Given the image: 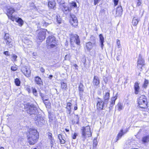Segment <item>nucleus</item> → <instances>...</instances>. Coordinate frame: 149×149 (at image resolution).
<instances>
[{
    "mask_svg": "<svg viewBox=\"0 0 149 149\" xmlns=\"http://www.w3.org/2000/svg\"><path fill=\"white\" fill-rule=\"evenodd\" d=\"M104 103V102L101 99H100V100L98 101L97 105V109L99 110H102L103 107Z\"/></svg>",
    "mask_w": 149,
    "mask_h": 149,
    "instance_id": "nucleus-15",
    "label": "nucleus"
},
{
    "mask_svg": "<svg viewBox=\"0 0 149 149\" xmlns=\"http://www.w3.org/2000/svg\"><path fill=\"white\" fill-rule=\"evenodd\" d=\"M73 66H74V67H75V68H77V67H78V66L77 65H76V64L74 65H73Z\"/></svg>",
    "mask_w": 149,
    "mask_h": 149,
    "instance_id": "nucleus-60",
    "label": "nucleus"
},
{
    "mask_svg": "<svg viewBox=\"0 0 149 149\" xmlns=\"http://www.w3.org/2000/svg\"><path fill=\"white\" fill-rule=\"evenodd\" d=\"M52 77H53V76L52 75H50L49 76V78L50 79H51L52 78Z\"/></svg>",
    "mask_w": 149,
    "mask_h": 149,
    "instance_id": "nucleus-59",
    "label": "nucleus"
},
{
    "mask_svg": "<svg viewBox=\"0 0 149 149\" xmlns=\"http://www.w3.org/2000/svg\"><path fill=\"white\" fill-rule=\"evenodd\" d=\"M61 88L63 91L66 90L67 87V84L64 82H61Z\"/></svg>",
    "mask_w": 149,
    "mask_h": 149,
    "instance_id": "nucleus-29",
    "label": "nucleus"
},
{
    "mask_svg": "<svg viewBox=\"0 0 149 149\" xmlns=\"http://www.w3.org/2000/svg\"><path fill=\"white\" fill-rule=\"evenodd\" d=\"M81 138L82 140L84 141L87 137H91L92 136V132H91V128L89 126L83 127L81 130Z\"/></svg>",
    "mask_w": 149,
    "mask_h": 149,
    "instance_id": "nucleus-2",
    "label": "nucleus"
},
{
    "mask_svg": "<svg viewBox=\"0 0 149 149\" xmlns=\"http://www.w3.org/2000/svg\"><path fill=\"white\" fill-rule=\"evenodd\" d=\"M15 83L17 86H19L20 84V82L19 79L17 78L15 80Z\"/></svg>",
    "mask_w": 149,
    "mask_h": 149,
    "instance_id": "nucleus-37",
    "label": "nucleus"
},
{
    "mask_svg": "<svg viewBox=\"0 0 149 149\" xmlns=\"http://www.w3.org/2000/svg\"><path fill=\"white\" fill-rule=\"evenodd\" d=\"M37 118H36V120H37L39 123H43L44 120V118L42 117L41 116L39 115L36 116Z\"/></svg>",
    "mask_w": 149,
    "mask_h": 149,
    "instance_id": "nucleus-25",
    "label": "nucleus"
},
{
    "mask_svg": "<svg viewBox=\"0 0 149 149\" xmlns=\"http://www.w3.org/2000/svg\"><path fill=\"white\" fill-rule=\"evenodd\" d=\"M138 102L140 108H145L147 107V99L145 95H141L138 100Z\"/></svg>",
    "mask_w": 149,
    "mask_h": 149,
    "instance_id": "nucleus-3",
    "label": "nucleus"
},
{
    "mask_svg": "<svg viewBox=\"0 0 149 149\" xmlns=\"http://www.w3.org/2000/svg\"><path fill=\"white\" fill-rule=\"evenodd\" d=\"M39 134L37 130L31 129L30 130L29 134L27 136L28 143L30 145H33L38 141L39 138Z\"/></svg>",
    "mask_w": 149,
    "mask_h": 149,
    "instance_id": "nucleus-1",
    "label": "nucleus"
},
{
    "mask_svg": "<svg viewBox=\"0 0 149 149\" xmlns=\"http://www.w3.org/2000/svg\"><path fill=\"white\" fill-rule=\"evenodd\" d=\"M60 141V143L61 144H64L65 142V141L64 140H62L61 139Z\"/></svg>",
    "mask_w": 149,
    "mask_h": 149,
    "instance_id": "nucleus-53",
    "label": "nucleus"
},
{
    "mask_svg": "<svg viewBox=\"0 0 149 149\" xmlns=\"http://www.w3.org/2000/svg\"><path fill=\"white\" fill-rule=\"evenodd\" d=\"M21 71L26 77H28L30 76L31 72L29 69L23 67L22 68Z\"/></svg>",
    "mask_w": 149,
    "mask_h": 149,
    "instance_id": "nucleus-11",
    "label": "nucleus"
},
{
    "mask_svg": "<svg viewBox=\"0 0 149 149\" xmlns=\"http://www.w3.org/2000/svg\"><path fill=\"white\" fill-rule=\"evenodd\" d=\"M32 55L34 56H36L37 55V54L35 53H33L32 54Z\"/></svg>",
    "mask_w": 149,
    "mask_h": 149,
    "instance_id": "nucleus-57",
    "label": "nucleus"
},
{
    "mask_svg": "<svg viewBox=\"0 0 149 149\" xmlns=\"http://www.w3.org/2000/svg\"><path fill=\"white\" fill-rule=\"evenodd\" d=\"M12 58L13 60L14 61H16V58H17V56L14 54H13L12 55Z\"/></svg>",
    "mask_w": 149,
    "mask_h": 149,
    "instance_id": "nucleus-43",
    "label": "nucleus"
},
{
    "mask_svg": "<svg viewBox=\"0 0 149 149\" xmlns=\"http://www.w3.org/2000/svg\"><path fill=\"white\" fill-rule=\"evenodd\" d=\"M79 117L78 115H75L74 116V119L72 120V121L74 123L78 124L79 121Z\"/></svg>",
    "mask_w": 149,
    "mask_h": 149,
    "instance_id": "nucleus-24",
    "label": "nucleus"
},
{
    "mask_svg": "<svg viewBox=\"0 0 149 149\" xmlns=\"http://www.w3.org/2000/svg\"><path fill=\"white\" fill-rule=\"evenodd\" d=\"M62 10L65 14H67L71 10V8H69L66 4L63 3L60 5Z\"/></svg>",
    "mask_w": 149,
    "mask_h": 149,
    "instance_id": "nucleus-10",
    "label": "nucleus"
},
{
    "mask_svg": "<svg viewBox=\"0 0 149 149\" xmlns=\"http://www.w3.org/2000/svg\"><path fill=\"white\" fill-rule=\"evenodd\" d=\"M109 97V92H107L106 93L105 95L104 98V100L106 102H107L106 101H108Z\"/></svg>",
    "mask_w": 149,
    "mask_h": 149,
    "instance_id": "nucleus-32",
    "label": "nucleus"
},
{
    "mask_svg": "<svg viewBox=\"0 0 149 149\" xmlns=\"http://www.w3.org/2000/svg\"><path fill=\"white\" fill-rule=\"evenodd\" d=\"M56 19L58 23L60 24L61 23V20L60 18H58V17H57Z\"/></svg>",
    "mask_w": 149,
    "mask_h": 149,
    "instance_id": "nucleus-50",
    "label": "nucleus"
},
{
    "mask_svg": "<svg viewBox=\"0 0 149 149\" xmlns=\"http://www.w3.org/2000/svg\"><path fill=\"white\" fill-rule=\"evenodd\" d=\"M24 108L27 113L30 115L36 114L38 113L37 108L33 106L27 104L24 105Z\"/></svg>",
    "mask_w": 149,
    "mask_h": 149,
    "instance_id": "nucleus-4",
    "label": "nucleus"
},
{
    "mask_svg": "<svg viewBox=\"0 0 149 149\" xmlns=\"http://www.w3.org/2000/svg\"><path fill=\"white\" fill-rule=\"evenodd\" d=\"M55 4L54 0H50L48 2V6L49 8H53L55 6Z\"/></svg>",
    "mask_w": 149,
    "mask_h": 149,
    "instance_id": "nucleus-19",
    "label": "nucleus"
},
{
    "mask_svg": "<svg viewBox=\"0 0 149 149\" xmlns=\"http://www.w3.org/2000/svg\"><path fill=\"white\" fill-rule=\"evenodd\" d=\"M100 38V42H104V38L102 34H100L99 36Z\"/></svg>",
    "mask_w": 149,
    "mask_h": 149,
    "instance_id": "nucleus-39",
    "label": "nucleus"
},
{
    "mask_svg": "<svg viewBox=\"0 0 149 149\" xmlns=\"http://www.w3.org/2000/svg\"><path fill=\"white\" fill-rule=\"evenodd\" d=\"M33 94L36 96L37 95V92L35 88L33 89Z\"/></svg>",
    "mask_w": 149,
    "mask_h": 149,
    "instance_id": "nucleus-41",
    "label": "nucleus"
},
{
    "mask_svg": "<svg viewBox=\"0 0 149 149\" xmlns=\"http://www.w3.org/2000/svg\"><path fill=\"white\" fill-rule=\"evenodd\" d=\"M83 85L81 84H80L79 87V89L80 91V93H82L84 91Z\"/></svg>",
    "mask_w": 149,
    "mask_h": 149,
    "instance_id": "nucleus-35",
    "label": "nucleus"
},
{
    "mask_svg": "<svg viewBox=\"0 0 149 149\" xmlns=\"http://www.w3.org/2000/svg\"><path fill=\"white\" fill-rule=\"evenodd\" d=\"M35 82L39 85H42V82L40 77H36L35 78Z\"/></svg>",
    "mask_w": 149,
    "mask_h": 149,
    "instance_id": "nucleus-18",
    "label": "nucleus"
},
{
    "mask_svg": "<svg viewBox=\"0 0 149 149\" xmlns=\"http://www.w3.org/2000/svg\"><path fill=\"white\" fill-rule=\"evenodd\" d=\"M40 71L42 73H44V72L45 71V69H44V68L42 67H41V68H40Z\"/></svg>",
    "mask_w": 149,
    "mask_h": 149,
    "instance_id": "nucleus-52",
    "label": "nucleus"
},
{
    "mask_svg": "<svg viewBox=\"0 0 149 149\" xmlns=\"http://www.w3.org/2000/svg\"><path fill=\"white\" fill-rule=\"evenodd\" d=\"M70 42L72 44L75 43L77 45H79L80 43V40L79 36L76 34H72L70 36Z\"/></svg>",
    "mask_w": 149,
    "mask_h": 149,
    "instance_id": "nucleus-6",
    "label": "nucleus"
},
{
    "mask_svg": "<svg viewBox=\"0 0 149 149\" xmlns=\"http://www.w3.org/2000/svg\"><path fill=\"white\" fill-rule=\"evenodd\" d=\"M124 108V106L123 103L119 102L116 107V108L119 111H120L123 110Z\"/></svg>",
    "mask_w": 149,
    "mask_h": 149,
    "instance_id": "nucleus-20",
    "label": "nucleus"
},
{
    "mask_svg": "<svg viewBox=\"0 0 149 149\" xmlns=\"http://www.w3.org/2000/svg\"><path fill=\"white\" fill-rule=\"evenodd\" d=\"M122 12V7L121 6L118 7L116 9V14L118 13L119 14H121Z\"/></svg>",
    "mask_w": 149,
    "mask_h": 149,
    "instance_id": "nucleus-34",
    "label": "nucleus"
},
{
    "mask_svg": "<svg viewBox=\"0 0 149 149\" xmlns=\"http://www.w3.org/2000/svg\"><path fill=\"white\" fill-rule=\"evenodd\" d=\"M71 6L73 7H76L77 6L76 3L75 2H72L71 3Z\"/></svg>",
    "mask_w": 149,
    "mask_h": 149,
    "instance_id": "nucleus-48",
    "label": "nucleus"
},
{
    "mask_svg": "<svg viewBox=\"0 0 149 149\" xmlns=\"http://www.w3.org/2000/svg\"><path fill=\"white\" fill-rule=\"evenodd\" d=\"M4 39L6 45L8 46L9 48L13 46L12 40L9 37L8 34H5L4 37Z\"/></svg>",
    "mask_w": 149,
    "mask_h": 149,
    "instance_id": "nucleus-7",
    "label": "nucleus"
},
{
    "mask_svg": "<svg viewBox=\"0 0 149 149\" xmlns=\"http://www.w3.org/2000/svg\"><path fill=\"white\" fill-rule=\"evenodd\" d=\"M77 135V133H74L73 135L72 136V138L73 139H75L76 138V136Z\"/></svg>",
    "mask_w": 149,
    "mask_h": 149,
    "instance_id": "nucleus-45",
    "label": "nucleus"
},
{
    "mask_svg": "<svg viewBox=\"0 0 149 149\" xmlns=\"http://www.w3.org/2000/svg\"><path fill=\"white\" fill-rule=\"evenodd\" d=\"M3 53L4 54L7 56H9L10 55V54L8 51L4 52Z\"/></svg>",
    "mask_w": 149,
    "mask_h": 149,
    "instance_id": "nucleus-46",
    "label": "nucleus"
},
{
    "mask_svg": "<svg viewBox=\"0 0 149 149\" xmlns=\"http://www.w3.org/2000/svg\"><path fill=\"white\" fill-rule=\"evenodd\" d=\"M125 134V133L123 132V130H121L120 132L118 133L116 139V141L118 140L119 139H120L122 136Z\"/></svg>",
    "mask_w": 149,
    "mask_h": 149,
    "instance_id": "nucleus-27",
    "label": "nucleus"
},
{
    "mask_svg": "<svg viewBox=\"0 0 149 149\" xmlns=\"http://www.w3.org/2000/svg\"><path fill=\"white\" fill-rule=\"evenodd\" d=\"M41 96L42 97V100L43 101V102L45 104L46 107L48 109H50L51 108V103L49 102H46V101H47L48 100L47 99H45L44 98H43V97L42 96V95H41Z\"/></svg>",
    "mask_w": 149,
    "mask_h": 149,
    "instance_id": "nucleus-17",
    "label": "nucleus"
},
{
    "mask_svg": "<svg viewBox=\"0 0 149 149\" xmlns=\"http://www.w3.org/2000/svg\"><path fill=\"white\" fill-rule=\"evenodd\" d=\"M97 141L96 139H94L93 141V149H97Z\"/></svg>",
    "mask_w": 149,
    "mask_h": 149,
    "instance_id": "nucleus-31",
    "label": "nucleus"
},
{
    "mask_svg": "<svg viewBox=\"0 0 149 149\" xmlns=\"http://www.w3.org/2000/svg\"><path fill=\"white\" fill-rule=\"evenodd\" d=\"M46 42L47 45L50 46L51 47H54L55 46V38L54 36H49L47 38Z\"/></svg>",
    "mask_w": 149,
    "mask_h": 149,
    "instance_id": "nucleus-5",
    "label": "nucleus"
},
{
    "mask_svg": "<svg viewBox=\"0 0 149 149\" xmlns=\"http://www.w3.org/2000/svg\"><path fill=\"white\" fill-rule=\"evenodd\" d=\"M138 67L141 65H144V61L141 58H139L138 61Z\"/></svg>",
    "mask_w": 149,
    "mask_h": 149,
    "instance_id": "nucleus-30",
    "label": "nucleus"
},
{
    "mask_svg": "<svg viewBox=\"0 0 149 149\" xmlns=\"http://www.w3.org/2000/svg\"><path fill=\"white\" fill-rule=\"evenodd\" d=\"M58 138L59 139V140H61V139H62L61 135V134L58 135Z\"/></svg>",
    "mask_w": 149,
    "mask_h": 149,
    "instance_id": "nucleus-54",
    "label": "nucleus"
},
{
    "mask_svg": "<svg viewBox=\"0 0 149 149\" xmlns=\"http://www.w3.org/2000/svg\"><path fill=\"white\" fill-rule=\"evenodd\" d=\"M51 23V22L47 20L46 21H43L42 22V24L43 26L46 27L48 26L49 24H50Z\"/></svg>",
    "mask_w": 149,
    "mask_h": 149,
    "instance_id": "nucleus-33",
    "label": "nucleus"
},
{
    "mask_svg": "<svg viewBox=\"0 0 149 149\" xmlns=\"http://www.w3.org/2000/svg\"><path fill=\"white\" fill-rule=\"evenodd\" d=\"M13 21H15L16 22L18 23L19 25L20 26H22L24 24V21L21 19V18L19 17L15 18L14 17L13 18H12L11 19Z\"/></svg>",
    "mask_w": 149,
    "mask_h": 149,
    "instance_id": "nucleus-13",
    "label": "nucleus"
},
{
    "mask_svg": "<svg viewBox=\"0 0 149 149\" xmlns=\"http://www.w3.org/2000/svg\"><path fill=\"white\" fill-rule=\"evenodd\" d=\"M100 80L98 77L95 76L93 77V84L94 86L98 87L99 86Z\"/></svg>",
    "mask_w": 149,
    "mask_h": 149,
    "instance_id": "nucleus-12",
    "label": "nucleus"
},
{
    "mask_svg": "<svg viewBox=\"0 0 149 149\" xmlns=\"http://www.w3.org/2000/svg\"><path fill=\"white\" fill-rule=\"evenodd\" d=\"M7 15L8 18L10 19L12 18H13L14 17L12 16L13 13L15 11V10L12 8H10L7 9Z\"/></svg>",
    "mask_w": 149,
    "mask_h": 149,
    "instance_id": "nucleus-14",
    "label": "nucleus"
},
{
    "mask_svg": "<svg viewBox=\"0 0 149 149\" xmlns=\"http://www.w3.org/2000/svg\"><path fill=\"white\" fill-rule=\"evenodd\" d=\"M46 31L45 30H41L38 33V38L39 40H43L45 38Z\"/></svg>",
    "mask_w": 149,
    "mask_h": 149,
    "instance_id": "nucleus-9",
    "label": "nucleus"
},
{
    "mask_svg": "<svg viewBox=\"0 0 149 149\" xmlns=\"http://www.w3.org/2000/svg\"><path fill=\"white\" fill-rule=\"evenodd\" d=\"M65 130L67 132H68L69 131V130H68L67 129H65Z\"/></svg>",
    "mask_w": 149,
    "mask_h": 149,
    "instance_id": "nucleus-61",
    "label": "nucleus"
},
{
    "mask_svg": "<svg viewBox=\"0 0 149 149\" xmlns=\"http://www.w3.org/2000/svg\"><path fill=\"white\" fill-rule=\"evenodd\" d=\"M77 106H75L74 107V109L75 110H77Z\"/></svg>",
    "mask_w": 149,
    "mask_h": 149,
    "instance_id": "nucleus-58",
    "label": "nucleus"
},
{
    "mask_svg": "<svg viewBox=\"0 0 149 149\" xmlns=\"http://www.w3.org/2000/svg\"><path fill=\"white\" fill-rule=\"evenodd\" d=\"M50 140V146H51V148H52L53 147L54 145V139H51Z\"/></svg>",
    "mask_w": 149,
    "mask_h": 149,
    "instance_id": "nucleus-38",
    "label": "nucleus"
},
{
    "mask_svg": "<svg viewBox=\"0 0 149 149\" xmlns=\"http://www.w3.org/2000/svg\"><path fill=\"white\" fill-rule=\"evenodd\" d=\"M93 46L91 42H89L86 43V47L87 50L89 51L93 48Z\"/></svg>",
    "mask_w": 149,
    "mask_h": 149,
    "instance_id": "nucleus-23",
    "label": "nucleus"
},
{
    "mask_svg": "<svg viewBox=\"0 0 149 149\" xmlns=\"http://www.w3.org/2000/svg\"><path fill=\"white\" fill-rule=\"evenodd\" d=\"M139 20L138 19H136V18L134 17L133 18L132 21V24L134 26H136L138 24Z\"/></svg>",
    "mask_w": 149,
    "mask_h": 149,
    "instance_id": "nucleus-28",
    "label": "nucleus"
},
{
    "mask_svg": "<svg viewBox=\"0 0 149 149\" xmlns=\"http://www.w3.org/2000/svg\"><path fill=\"white\" fill-rule=\"evenodd\" d=\"M142 141L144 143L149 142V136H148L143 137L142 138Z\"/></svg>",
    "mask_w": 149,
    "mask_h": 149,
    "instance_id": "nucleus-26",
    "label": "nucleus"
},
{
    "mask_svg": "<svg viewBox=\"0 0 149 149\" xmlns=\"http://www.w3.org/2000/svg\"><path fill=\"white\" fill-rule=\"evenodd\" d=\"M104 42H100L101 43V48H102V49H103V46L104 45L103 44Z\"/></svg>",
    "mask_w": 149,
    "mask_h": 149,
    "instance_id": "nucleus-56",
    "label": "nucleus"
},
{
    "mask_svg": "<svg viewBox=\"0 0 149 149\" xmlns=\"http://www.w3.org/2000/svg\"><path fill=\"white\" fill-rule=\"evenodd\" d=\"M33 149H37L36 148H34Z\"/></svg>",
    "mask_w": 149,
    "mask_h": 149,
    "instance_id": "nucleus-63",
    "label": "nucleus"
},
{
    "mask_svg": "<svg viewBox=\"0 0 149 149\" xmlns=\"http://www.w3.org/2000/svg\"><path fill=\"white\" fill-rule=\"evenodd\" d=\"M70 22L72 26H75L77 25V18L74 15L70 14Z\"/></svg>",
    "mask_w": 149,
    "mask_h": 149,
    "instance_id": "nucleus-8",
    "label": "nucleus"
},
{
    "mask_svg": "<svg viewBox=\"0 0 149 149\" xmlns=\"http://www.w3.org/2000/svg\"><path fill=\"white\" fill-rule=\"evenodd\" d=\"M71 105L72 104L71 103L69 102L67 103V107L66 108V113L68 114H70V113Z\"/></svg>",
    "mask_w": 149,
    "mask_h": 149,
    "instance_id": "nucleus-22",
    "label": "nucleus"
},
{
    "mask_svg": "<svg viewBox=\"0 0 149 149\" xmlns=\"http://www.w3.org/2000/svg\"><path fill=\"white\" fill-rule=\"evenodd\" d=\"M117 44L118 46V48H119L120 45V41L118 39H117Z\"/></svg>",
    "mask_w": 149,
    "mask_h": 149,
    "instance_id": "nucleus-47",
    "label": "nucleus"
},
{
    "mask_svg": "<svg viewBox=\"0 0 149 149\" xmlns=\"http://www.w3.org/2000/svg\"><path fill=\"white\" fill-rule=\"evenodd\" d=\"M17 68L15 66H12L11 67V70L13 71H16L17 69Z\"/></svg>",
    "mask_w": 149,
    "mask_h": 149,
    "instance_id": "nucleus-42",
    "label": "nucleus"
},
{
    "mask_svg": "<svg viewBox=\"0 0 149 149\" xmlns=\"http://www.w3.org/2000/svg\"><path fill=\"white\" fill-rule=\"evenodd\" d=\"M134 93L137 95L138 94L140 90L139 84L137 82H135L134 86Z\"/></svg>",
    "mask_w": 149,
    "mask_h": 149,
    "instance_id": "nucleus-16",
    "label": "nucleus"
},
{
    "mask_svg": "<svg viewBox=\"0 0 149 149\" xmlns=\"http://www.w3.org/2000/svg\"><path fill=\"white\" fill-rule=\"evenodd\" d=\"M101 0H94V4L95 5H96Z\"/></svg>",
    "mask_w": 149,
    "mask_h": 149,
    "instance_id": "nucleus-49",
    "label": "nucleus"
},
{
    "mask_svg": "<svg viewBox=\"0 0 149 149\" xmlns=\"http://www.w3.org/2000/svg\"><path fill=\"white\" fill-rule=\"evenodd\" d=\"M115 6L117 5L119 0H113Z\"/></svg>",
    "mask_w": 149,
    "mask_h": 149,
    "instance_id": "nucleus-51",
    "label": "nucleus"
},
{
    "mask_svg": "<svg viewBox=\"0 0 149 149\" xmlns=\"http://www.w3.org/2000/svg\"><path fill=\"white\" fill-rule=\"evenodd\" d=\"M148 80L145 79L144 81V84L143 85V87H144V88H146L147 87L148 85Z\"/></svg>",
    "mask_w": 149,
    "mask_h": 149,
    "instance_id": "nucleus-36",
    "label": "nucleus"
},
{
    "mask_svg": "<svg viewBox=\"0 0 149 149\" xmlns=\"http://www.w3.org/2000/svg\"><path fill=\"white\" fill-rule=\"evenodd\" d=\"M0 149H5L3 147H1L0 148Z\"/></svg>",
    "mask_w": 149,
    "mask_h": 149,
    "instance_id": "nucleus-62",
    "label": "nucleus"
},
{
    "mask_svg": "<svg viewBox=\"0 0 149 149\" xmlns=\"http://www.w3.org/2000/svg\"><path fill=\"white\" fill-rule=\"evenodd\" d=\"M136 6H140L141 4V0H136Z\"/></svg>",
    "mask_w": 149,
    "mask_h": 149,
    "instance_id": "nucleus-40",
    "label": "nucleus"
},
{
    "mask_svg": "<svg viewBox=\"0 0 149 149\" xmlns=\"http://www.w3.org/2000/svg\"><path fill=\"white\" fill-rule=\"evenodd\" d=\"M52 134L50 133H49L48 134V136L49 139L50 140L53 139L52 136Z\"/></svg>",
    "mask_w": 149,
    "mask_h": 149,
    "instance_id": "nucleus-44",
    "label": "nucleus"
},
{
    "mask_svg": "<svg viewBox=\"0 0 149 149\" xmlns=\"http://www.w3.org/2000/svg\"><path fill=\"white\" fill-rule=\"evenodd\" d=\"M143 65H140V66H139V67H138V65H137V68H138V69H142V66H143Z\"/></svg>",
    "mask_w": 149,
    "mask_h": 149,
    "instance_id": "nucleus-55",
    "label": "nucleus"
},
{
    "mask_svg": "<svg viewBox=\"0 0 149 149\" xmlns=\"http://www.w3.org/2000/svg\"><path fill=\"white\" fill-rule=\"evenodd\" d=\"M117 94H116V95L114 96H113L111 98V101L110 102L111 105L110 106L112 107L113 106L115 103V101L117 98Z\"/></svg>",
    "mask_w": 149,
    "mask_h": 149,
    "instance_id": "nucleus-21",
    "label": "nucleus"
}]
</instances>
